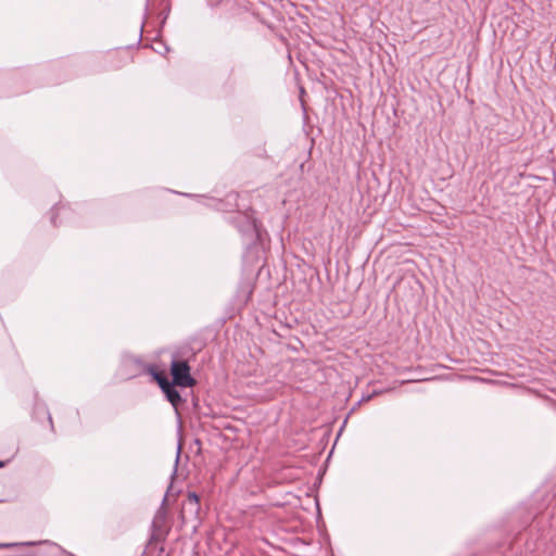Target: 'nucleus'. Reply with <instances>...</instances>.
<instances>
[{"mask_svg":"<svg viewBox=\"0 0 556 556\" xmlns=\"http://www.w3.org/2000/svg\"><path fill=\"white\" fill-rule=\"evenodd\" d=\"M244 232H249V233H251L252 236L256 233V224H255V220H249V222H248V225H247V228H245Z\"/></svg>","mask_w":556,"mask_h":556,"instance_id":"nucleus-5","label":"nucleus"},{"mask_svg":"<svg viewBox=\"0 0 556 556\" xmlns=\"http://www.w3.org/2000/svg\"><path fill=\"white\" fill-rule=\"evenodd\" d=\"M180 453H181V444L179 443L178 446H177V453H176V458H175V468H174V471L172 473V478H174L175 475H176L177 465H178L179 459H180Z\"/></svg>","mask_w":556,"mask_h":556,"instance_id":"nucleus-6","label":"nucleus"},{"mask_svg":"<svg viewBox=\"0 0 556 556\" xmlns=\"http://www.w3.org/2000/svg\"><path fill=\"white\" fill-rule=\"evenodd\" d=\"M170 489H172V485H168V490H167V492H169V490H170ZM167 494H168V493H166V495H167Z\"/></svg>","mask_w":556,"mask_h":556,"instance_id":"nucleus-10","label":"nucleus"},{"mask_svg":"<svg viewBox=\"0 0 556 556\" xmlns=\"http://www.w3.org/2000/svg\"><path fill=\"white\" fill-rule=\"evenodd\" d=\"M184 511L189 510L190 513L197 515L200 511V498L194 492H189L187 495V502L182 507Z\"/></svg>","mask_w":556,"mask_h":556,"instance_id":"nucleus-4","label":"nucleus"},{"mask_svg":"<svg viewBox=\"0 0 556 556\" xmlns=\"http://www.w3.org/2000/svg\"><path fill=\"white\" fill-rule=\"evenodd\" d=\"M36 544H46V545H49L51 548L55 549V551H59L61 553H64L66 554V552L60 546L58 545L56 543H53L51 541H40V542H25V543H0V549H10V548H13L15 546H18V545H26V546H33V545H36ZM68 556H74L70 553H67Z\"/></svg>","mask_w":556,"mask_h":556,"instance_id":"nucleus-3","label":"nucleus"},{"mask_svg":"<svg viewBox=\"0 0 556 556\" xmlns=\"http://www.w3.org/2000/svg\"><path fill=\"white\" fill-rule=\"evenodd\" d=\"M51 222H52L53 225H55V217L54 216L51 217Z\"/></svg>","mask_w":556,"mask_h":556,"instance_id":"nucleus-8","label":"nucleus"},{"mask_svg":"<svg viewBox=\"0 0 556 556\" xmlns=\"http://www.w3.org/2000/svg\"><path fill=\"white\" fill-rule=\"evenodd\" d=\"M3 465H4V464H3V462H1V460H0V468H2V467H3Z\"/></svg>","mask_w":556,"mask_h":556,"instance_id":"nucleus-9","label":"nucleus"},{"mask_svg":"<svg viewBox=\"0 0 556 556\" xmlns=\"http://www.w3.org/2000/svg\"><path fill=\"white\" fill-rule=\"evenodd\" d=\"M170 371L174 383L179 387H192L195 383L190 375V367L185 361H173Z\"/></svg>","mask_w":556,"mask_h":556,"instance_id":"nucleus-1","label":"nucleus"},{"mask_svg":"<svg viewBox=\"0 0 556 556\" xmlns=\"http://www.w3.org/2000/svg\"><path fill=\"white\" fill-rule=\"evenodd\" d=\"M153 377L157 381L159 386L161 387L162 391L166 395V399L168 402L174 406L177 407L181 402V396L177 389L175 388L174 382H169L168 379L163 376L162 374L157 371H152Z\"/></svg>","mask_w":556,"mask_h":556,"instance_id":"nucleus-2","label":"nucleus"},{"mask_svg":"<svg viewBox=\"0 0 556 556\" xmlns=\"http://www.w3.org/2000/svg\"><path fill=\"white\" fill-rule=\"evenodd\" d=\"M56 211L58 212H63V214H65L67 212V210H65L63 206L62 207H56Z\"/></svg>","mask_w":556,"mask_h":556,"instance_id":"nucleus-7","label":"nucleus"}]
</instances>
